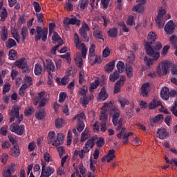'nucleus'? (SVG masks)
<instances>
[{
    "label": "nucleus",
    "instance_id": "f257e3e1",
    "mask_svg": "<svg viewBox=\"0 0 177 177\" xmlns=\"http://www.w3.org/2000/svg\"><path fill=\"white\" fill-rule=\"evenodd\" d=\"M37 33L35 37V42H38V41H41L43 42H46V39H48V28L42 29V27L37 26L35 28H31L30 30V34L31 35H34V34Z\"/></svg>",
    "mask_w": 177,
    "mask_h": 177
},
{
    "label": "nucleus",
    "instance_id": "f03ea898",
    "mask_svg": "<svg viewBox=\"0 0 177 177\" xmlns=\"http://www.w3.org/2000/svg\"><path fill=\"white\" fill-rule=\"evenodd\" d=\"M157 39V35L154 32H149L148 34V41H146L145 45V49L147 55H154V50L151 45L154 44V41Z\"/></svg>",
    "mask_w": 177,
    "mask_h": 177
},
{
    "label": "nucleus",
    "instance_id": "7ed1b4c3",
    "mask_svg": "<svg viewBox=\"0 0 177 177\" xmlns=\"http://www.w3.org/2000/svg\"><path fill=\"white\" fill-rule=\"evenodd\" d=\"M15 65L16 67L21 70L22 74H30L31 72V69L30 68L28 64H27V61H26L25 57H22L19 60L15 61Z\"/></svg>",
    "mask_w": 177,
    "mask_h": 177
},
{
    "label": "nucleus",
    "instance_id": "20e7f679",
    "mask_svg": "<svg viewBox=\"0 0 177 177\" xmlns=\"http://www.w3.org/2000/svg\"><path fill=\"white\" fill-rule=\"evenodd\" d=\"M121 111L117 106H112L109 110L110 115H112V122L114 127L118 125V118H120V114Z\"/></svg>",
    "mask_w": 177,
    "mask_h": 177
},
{
    "label": "nucleus",
    "instance_id": "39448f33",
    "mask_svg": "<svg viewBox=\"0 0 177 177\" xmlns=\"http://www.w3.org/2000/svg\"><path fill=\"white\" fill-rule=\"evenodd\" d=\"M41 173L40 177H49L52 174H55V168L50 166H46V162H41Z\"/></svg>",
    "mask_w": 177,
    "mask_h": 177
},
{
    "label": "nucleus",
    "instance_id": "423d86ee",
    "mask_svg": "<svg viewBox=\"0 0 177 177\" xmlns=\"http://www.w3.org/2000/svg\"><path fill=\"white\" fill-rule=\"evenodd\" d=\"M77 131H78V132L81 133V132L84 131V128H85V123L84 122V121L86 120V116H85V113H84V112H81L77 115Z\"/></svg>",
    "mask_w": 177,
    "mask_h": 177
},
{
    "label": "nucleus",
    "instance_id": "0eeeda50",
    "mask_svg": "<svg viewBox=\"0 0 177 177\" xmlns=\"http://www.w3.org/2000/svg\"><path fill=\"white\" fill-rule=\"evenodd\" d=\"M88 31H89V26L87 24H84L82 28H80L79 32L84 39V42H89V37L88 36Z\"/></svg>",
    "mask_w": 177,
    "mask_h": 177
},
{
    "label": "nucleus",
    "instance_id": "6e6552de",
    "mask_svg": "<svg viewBox=\"0 0 177 177\" xmlns=\"http://www.w3.org/2000/svg\"><path fill=\"white\" fill-rule=\"evenodd\" d=\"M152 50H153V55H148V56H150L151 57H155V60H158L160 57V50L162 48V45L161 44V42L157 41L154 46H151Z\"/></svg>",
    "mask_w": 177,
    "mask_h": 177
},
{
    "label": "nucleus",
    "instance_id": "1a4fd4ad",
    "mask_svg": "<svg viewBox=\"0 0 177 177\" xmlns=\"http://www.w3.org/2000/svg\"><path fill=\"white\" fill-rule=\"evenodd\" d=\"M11 132H14L17 135L21 136L24 133V125H18L17 123H13L10 127Z\"/></svg>",
    "mask_w": 177,
    "mask_h": 177
},
{
    "label": "nucleus",
    "instance_id": "9d476101",
    "mask_svg": "<svg viewBox=\"0 0 177 177\" xmlns=\"http://www.w3.org/2000/svg\"><path fill=\"white\" fill-rule=\"evenodd\" d=\"M46 71L48 72V77H52V73H55L56 71V66H55V64L53 61L50 59H46Z\"/></svg>",
    "mask_w": 177,
    "mask_h": 177
},
{
    "label": "nucleus",
    "instance_id": "9b49d317",
    "mask_svg": "<svg viewBox=\"0 0 177 177\" xmlns=\"http://www.w3.org/2000/svg\"><path fill=\"white\" fill-rule=\"evenodd\" d=\"M97 139V137L96 136H93L91 138L88 139L86 142L83 149L86 150V151H91V149L95 147V142H96Z\"/></svg>",
    "mask_w": 177,
    "mask_h": 177
},
{
    "label": "nucleus",
    "instance_id": "f8f14e48",
    "mask_svg": "<svg viewBox=\"0 0 177 177\" xmlns=\"http://www.w3.org/2000/svg\"><path fill=\"white\" fill-rule=\"evenodd\" d=\"M165 31L168 35H171L175 32V24L174 23V21L170 20L166 24Z\"/></svg>",
    "mask_w": 177,
    "mask_h": 177
},
{
    "label": "nucleus",
    "instance_id": "ddd939ff",
    "mask_svg": "<svg viewBox=\"0 0 177 177\" xmlns=\"http://www.w3.org/2000/svg\"><path fill=\"white\" fill-rule=\"evenodd\" d=\"M138 4L133 6L132 10L133 12H138V13H142L143 12V5H146V0H136Z\"/></svg>",
    "mask_w": 177,
    "mask_h": 177
},
{
    "label": "nucleus",
    "instance_id": "4468645a",
    "mask_svg": "<svg viewBox=\"0 0 177 177\" xmlns=\"http://www.w3.org/2000/svg\"><path fill=\"white\" fill-rule=\"evenodd\" d=\"M162 120H164V115L162 114H158L156 117L150 118V125L152 127H156V125H157V124H159L160 121H162Z\"/></svg>",
    "mask_w": 177,
    "mask_h": 177
},
{
    "label": "nucleus",
    "instance_id": "2eb2a0df",
    "mask_svg": "<svg viewBox=\"0 0 177 177\" xmlns=\"http://www.w3.org/2000/svg\"><path fill=\"white\" fill-rule=\"evenodd\" d=\"M156 136L158 138V139H160L161 140H164V139H167L168 136V132L167 130L164 128L158 129L156 133Z\"/></svg>",
    "mask_w": 177,
    "mask_h": 177
},
{
    "label": "nucleus",
    "instance_id": "dca6fc26",
    "mask_svg": "<svg viewBox=\"0 0 177 177\" xmlns=\"http://www.w3.org/2000/svg\"><path fill=\"white\" fill-rule=\"evenodd\" d=\"M158 106H161L162 109H164V105H162V103L161 101L157 100V99H153L149 104L148 108L149 110H153L156 109V107H158Z\"/></svg>",
    "mask_w": 177,
    "mask_h": 177
},
{
    "label": "nucleus",
    "instance_id": "f3484780",
    "mask_svg": "<svg viewBox=\"0 0 177 177\" xmlns=\"http://www.w3.org/2000/svg\"><path fill=\"white\" fill-rule=\"evenodd\" d=\"M64 141V136L63 135V133H59L57 134L56 140L53 143V146H55V147H57V146H62V145H63Z\"/></svg>",
    "mask_w": 177,
    "mask_h": 177
},
{
    "label": "nucleus",
    "instance_id": "a211bd4d",
    "mask_svg": "<svg viewBox=\"0 0 177 177\" xmlns=\"http://www.w3.org/2000/svg\"><path fill=\"white\" fill-rule=\"evenodd\" d=\"M107 97H109V94H107V90L105 86H103L101 88L100 92L98 93V99L100 100H106Z\"/></svg>",
    "mask_w": 177,
    "mask_h": 177
},
{
    "label": "nucleus",
    "instance_id": "6ab92c4d",
    "mask_svg": "<svg viewBox=\"0 0 177 177\" xmlns=\"http://www.w3.org/2000/svg\"><path fill=\"white\" fill-rule=\"evenodd\" d=\"M160 96L163 100H168L169 99V88L163 87L160 91Z\"/></svg>",
    "mask_w": 177,
    "mask_h": 177
},
{
    "label": "nucleus",
    "instance_id": "aec40b11",
    "mask_svg": "<svg viewBox=\"0 0 177 177\" xmlns=\"http://www.w3.org/2000/svg\"><path fill=\"white\" fill-rule=\"evenodd\" d=\"M169 68H171V63L169 61H164L162 63V71L165 75L168 74V71H169Z\"/></svg>",
    "mask_w": 177,
    "mask_h": 177
},
{
    "label": "nucleus",
    "instance_id": "412c9836",
    "mask_svg": "<svg viewBox=\"0 0 177 177\" xmlns=\"http://www.w3.org/2000/svg\"><path fill=\"white\" fill-rule=\"evenodd\" d=\"M107 35L109 38H117L118 37V29L117 28H111L107 31Z\"/></svg>",
    "mask_w": 177,
    "mask_h": 177
},
{
    "label": "nucleus",
    "instance_id": "4be33fe9",
    "mask_svg": "<svg viewBox=\"0 0 177 177\" xmlns=\"http://www.w3.org/2000/svg\"><path fill=\"white\" fill-rule=\"evenodd\" d=\"M149 89H150V83L147 82L142 84L141 87V93L143 97H146V96H147V93H149Z\"/></svg>",
    "mask_w": 177,
    "mask_h": 177
},
{
    "label": "nucleus",
    "instance_id": "5701e85b",
    "mask_svg": "<svg viewBox=\"0 0 177 177\" xmlns=\"http://www.w3.org/2000/svg\"><path fill=\"white\" fill-rule=\"evenodd\" d=\"M20 35L22 42H26V39H27V37H28V28L23 26Z\"/></svg>",
    "mask_w": 177,
    "mask_h": 177
},
{
    "label": "nucleus",
    "instance_id": "b1692460",
    "mask_svg": "<svg viewBox=\"0 0 177 177\" xmlns=\"http://www.w3.org/2000/svg\"><path fill=\"white\" fill-rule=\"evenodd\" d=\"M37 120H44L46 117V111L45 109H40L37 113L35 114Z\"/></svg>",
    "mask_w": 177,
    "mask_h": 177
},
{
    "label": "nucleus",
    "instance_id": "393cba45",
    "mask_svg": "<svg viewBox=\"0 0 177 177\" xmlns=\"http://www.w3.org/2000/svg\"><path fill=\"white\" fill-rule=\"evenodd\" d=\"M68 22L69 24H71L72 26H75V24L77 26V27H80L81 26V21L77 17H73V18L68 17Z\"/></svg>",
    "mask_w": 177,
    "mask_h": 177
},
{
    "label": "nucleus",
    "instance_id": "a878e982",
    "mask_svg": "<svg viewBox=\"0 0 177 177\" xmlns=\"http://www.w3.org/2000/svg\"><path fill=\"white\" fill-rule=\"evenodd\" d=\"M10 153L13 157H19V156H20V148L19 145H14Z\"/></svg>",
    "mask_w": 177,
    "mask_h": 177
},
{
    "label": "nucleus",
    "instance_id": "bb28decb",
    "mask_svg": "<svg viewBox=\"0 0 177 177\" xmlns=\"http://www.w3.org/2000/svg\"><path fill=\"white\" fill-rule=\"evenodd\" d=\"M115 153V150L114 149H111L108 151V153L106 154L107 162H111V161L115 158V155H114Z\"/></svg>",
    "mask_w": 177,
    "mask_h": 177
},
{
    "label": "nucleus",
    "instance_id": "cd10ccee",
    "mask_svg": "<svg viewBox=\"0 0 177 177\" xmlns=\"http://www.w3.org/2000/svg\"><path fill=\"white\" fill-rule=\"evenodd\" d=\"M120 74H121V73H118V71L117 72V71L113 72V74H111L109 75V80L111 81V82H115V81H117V80L120 78Z\"/></svg>",
    "mask_w": 177,
    "mask_h": 177
},
{
    "label": "nucleus",
    "instance_id": "c85d7f7f",
    "mask_svg": "<svg viewBox=\"0 0 177 177\" xmlns=\"http://www.w3.org/2000/svg\"><path fill=\"white\" fill-rule=\"evenodd\" d=\"M118 102L119 103H120L122 109H124L125 106H128L129 104V101L126 97H120L118 98Z\"/></svg>",
    "mask_w": 177,
    "mask_h": 177
},
{
    "label": "nucleus",
    "instance_id": "c756f323",
    "mask_svg": "<svg viewBox=\"0 0 177 177\" xmlns=\"http://www.w3.org/2000/svg\"><path fill=\"white\" fill-rule=\"evenodd\" d=\"M115 66V61H112L109 62L105 66V71H106V73H110L113 71L114 70Z\"/></svg>",
    "mask_w": 177,
    "mask_h": 177
},
{
    "label": "nucleus",
    "instance_id": "7c9ffc66",
    "mask_svg": "<svg viewBox=\"0 0 177 177\" xmlns=\"http://www.w3.org/2000/svg\"><path fill=\"white\" fill-rule=\"evenodd\" d=\"M116 67L118 73H124V70H125V64L122 61H119L116 64Z\"/></svg>",
    "mask_w": 177,
    "mask_h": 177
},
{
    "label": "nucleus",
    "instance_id": "2f4dec72",
    "mask_svg": "<svg viewBox=\"0 0 177 177\" xmlns=\"http://www.w3.org/2000/svg\"><path fill=\"white\" fill-rule=\"evenodd\" d=\"M80 46L81 48V53L83 59L86 58V53H88V48H86V46H85V44L82 43L80 44Z\"/></svg>",
    "mask_w": 177,
    "mask_h": 177
},
{
    "label": "nucleus",
    "instance_id": "473e14b6",
    "mask_svg": "<svg viewBox=\"0 0 177 177\" xmlns=\"http://www.w3.org/2000/svg\"><path fill=\"white\" fill-rule=\"evenodd\" d=\"M1 38L3 41H6L8 39V30H6V26H3L1 30Z\"/></svg>",
    "mask_w": 177,
    "mask_h": 177
},
{
    "label": "nucleus",
    "instance_id": "72a5a7b5",
    "mask_svg": "<svg viewBox=\"0 0 177 177\" xmlns=\"http://www.w3.org/2000/svg\"><path fill=\"white\" fill-rule=\"evenodd\" d=\"M48 143H55V138H56V133L55 131H50L48 134Z\"/></svg>",
    "mask_w": 177,
    "mask_h": 177
},
{
    "label": "nucleus",
    "instance_id": "f704fd0d",
    "mask_svg": "<svg viewBox=\"0 0 177 177\" xmlns=\"http://www.w3.org/2000/svg\"><path fill=\"white\" fill-rule=\"evenodd\" d=\"M126 74L128 78H132V77H133V68L131 66H127Z\"/></svg>",
    "mask_w": 177,
    "mask_h": 177
},
{
    "label": "nucleus",
    "instance_id": "c9c22d12",
    "mask_svg": "<svg viewBox=\"0 0 177 177\" xmlns=\"http://www.w3.org/2000/svg\"><path fill=\"white\" fill-rule=\"evenodd\" d=\"M35 74L37 76L42 74V66H41L39 64H36L35 66Z\"/></svg>",
    "mask_w": 177,
    "mask_h": 177
},
{
    "label": "nucleus",
    "instance_id": "e433bc0d",
    "mask_svg": "<svg viewBox=\"0 0 177 177\" xmlns=\"http://www.w3.org/2000/svg\"><path fill=\"white\" fill-rule=\"evenodd\" d=\"M6 46L8 48V49L13 48V46H16V41L13 39H8L6 43Z\"/></svg>",
    "mask_w": 177,
    "mask_h": 177
},
{
    "label": "nucleus",
    "instance_id": "4c0bfd02",
    "mask_svg": "<svg viewBox=\"0 0 177 177\" xmlns=\"http://www.w3.org/2000/svg\"><path fill=\"white\" fill-rule=\"evenodd\" d=\"M1 21H5L6 17H8V10L3 8V10L0 12Z\"/></svg>",
    "mask_w": 177,
    "mask_h": 177
},
{
    "label": "nucleus",
    "instance_id": "58836bf2",
    "mask_svg": "<svg viewBox=\"0 0 177 177\" xmlns=\"http://www.w3.org/2000/svg\"><path fill=\"white\" fill-rule=\"evenodd\" d=\"M51 39L53 44H56V42H59V41H62V37L59 36V34L57 32H53V35Z\"/></svg>",
    "mask_w": 177,
    "mask_h": 177
},
{
    "label": "nucleus",
    "instance_id": "ea45409f",
    "mask_svg": "<svg viewBox=\"0 0 177 177\" xmlns=\"http://www.w3.org/2000/svg\"><path fill=\"white\" fill-rule=\"evenodd\" d=\"M96 49V46L95 44H92L89 48V56H90V60H92V57L95 56V50Z\"/></svg>",
    "mask_w": 177,
    "mask_h": 177
},
{
    "label": "nucleus",
    "instance_id": "a19ab883",
    "mask_svg": "<svg viewBox=\"0 0 177 177\" xmlns=\"http://www.w3.org/2000/svg\"><path fill=\"white\" fill-rule=\"evenodd\" d=\"M74 43L75 44V47L77 48V49H81V46H80V44H81V41L80 40V37L77 33L75 34Z\"/></svg>",
    "mask_w": 177,
    "mask_h": 177
},
{
    "label": "nucleus",
    "instance_id": "79ce46f5",
    "mask_svg": "<svg viewBox=\"0 0 177 177\" xmlns=\"http://www.w3.org/2000/svg\"><path fill=\"white\" fill-rule=\"evenodd\" d=\"M88 5H89V0H81L80 1V9H86L88 8Z\"/></svg>",
    "mask_w": 177,
    "mask_h": 177
},
{
    "label": "nucleus",
    "instance_id": "37998d69",
    "mask_svg": "<svg viewBox=\"0 0 177 177\" xmlns=\"http://www.w3.org/2000/svg\"><path fill=\"white\" fill-rule=\"evenodd\" d=\"M9 56L10 60H15L16 59V56H17V52H16L15 49H11L9 50Z\"/></svg>",
    "mask_w": 177,
    "mask_h": 177
},
{
    "label": "nucleus",
    "instance_id": "c03bdc74",
    "mask_svg": "<svg viewBox=\"0 0 177 177\" xmlns=\"http://www.w3.org/2000/svg\"><path fill=\"white\" fill-rule=\"evenodd\" d=\"M34 111H35V110L34 109V107L30 106L29 108H28L25 110L24 114H25L26 117H28V116L31 115V114H32L34 113Z\"/></svg>",
    "mask_w": 177,
    "mask_h": 177
},
{
    "label": "nucleus",
    "instance_id": "a18cd8bd",
    "mask_svg": "<svg viewBox=\"0 0 177 177\" xmlns=\"http://www.w3.org/2000/svg\"><path fill=\"white\" fill-rule=\"evenodd\" d=\"M66 97H67V93L66 92H61L59 96V102L63 103V102L66 101Z\"/></svg>",
    "mask_w": 177,
    "mask_h": 177
},
{
    "label": "nucleus",
    "instance_id": "49530a36",
    "mask_svg": "<svg viewBox=\"0 0 177 177\" xmlns=\"http://www.w3.org/2000/svg\"><path fill=\"white\" fill-rule=\"evenodd\" d=\"M88 138H89V133H88V132L84 131L82 133L80 142L82 143L83 142L88 140Z\"/></svg>",
    "mask_w": 177,
    "mask_h": 177
},
{
    "label": "nucleus",
    "instance_id": "de8ad7c7",
    "mask_svg": "<svg viewBox=\"0 0 177 177\" xmlns=\"http://www.w3.org/2000/svg\"><path fill=\"white\" fill-rule=\"evenodd\" d=\"M11 34L13 35V38H15L17 42H19V30L17 29L14 28L11 30Z\"/></svg>",
    "mask_w": 177,
    "mask_h": 177
},
{
    "label": "nucleus",
    "instance_id": "09e8293b",
    "mask_svg": "<svg viewBox=\"0 0 177 177\" xmlns=\"http://www.w3.org/2000/svg\"><path fill=\"white\" fill-rule=\"evenodd\" d=\"M75 63L77 67H79L80 68H82V65L84 64L82 57H77V58H75Z\"/></svg>",
    "mask_w": 177,
    "mask_h": 177
},
{
    "label": "nucleus",
    "instance_id": "8fccbe9b",
    "mask_svg": "<svg viewBox=\"0 0 177 177\" xmlns=\"http://www.w3.org/2000/svg\"><path fill=\"white\" fill-rule=\"evenodd\" d=\"M126 115L127 117V118L129 120V118L133 117V109H131V108H127L126 109Z\"/></svg>",
    "mask_w": 177,
    "mask_h": 177
},
{
    "label": "nucleus",
    "instance_id": "3c124183",
    "mask_svg": "<svg viewBox=\"0 0 177 177\" xmlns=\"http://www.w3.org/2000/svg\"><path fill=\"white\" fill-rule=\"evenodd\" d=\"M97 147H103L104 146V138L100 137L96 142Z\"/></svg>",
    "mask_w": 177,
    "mask_h": 177
},
{
    "label": "nucleus",
    "instance_id": "603ef678",
    "mask_svg": "<svg viewBox=\"0 0 177 177\" xmlns=\"http://www.w3.org/2000/svg\"><path fill=\"white\" fill-rule=\"evenodd\" d=\"M94 37L97 38V39H103V33L100 30H97L93 32Z\"/></svg>",
    "mask_w": 177,
    "mask_h": 177
},
{
    "label": "nucleus",
    "instance_id": "864d4df0",
    "mask_svg": "<svg viewBox=\"0 0 177 177\" xmlns=\"http://www.w3.org/2000/svg\"><path fill=\"white\" fill-rule=\"evenodd\" d=\"M25 84L31 86L32 85V78L30 76L26 75L24 77Z\"/></svg>",
    "mask_w": 177,
    "mask_h": 177
},
{
    "label": "nucleus",
    "instance_id": "5fc2aeb1",
    "mask_svg": "<svg viewBox=\"0 0 177 177\" xmlns=\"http://www.w3.org/2000/svg\"><path fill=\"white\" fill-rule=\"evenodd\" d=\"M100 82L97 80L95 81V83H91L90 84V91L92 92V91H95L99 86Z\"/></svg>",
    "mask_w": 177,
    "mask_h": 177
},
{
    "label": "nucleus",
    "instance_id": "6e6d98bb",
    "mask_svg": "<svg viewBox=\"0 0 177 177\" xmlns=\"http://www.w3.org/2000/svg\"><path fill=\"white\" fill-rule=\"evenodd\" d=\"M121 85L120 82H117L114 86L113 93H119L120 91H121Z\"/></svg>",
    "mask_w": 177,
    "mask_h": 177
},
{
    "label": "nucleus",
    "instance_id": "4d7b16f0",
    "mask_svg": "<svg viewBox=\"0 0 177 177\" xmlns=\"http://www.w3.org/2000/svg\"><path fill=\"white\" fill-rule=\"evenodd\" d=\"M63 24L66 31H68L70 30V26H70V24H68V17L64 18Z\"/></svg>",
    "mask_w": 177,
    "mask_h": 177
},
{
    "label": "nucleus",
    "instance_id": "13d9d810",
    "mask_svg": "<svg viewBox=\"0 0 177 177\" xmlns=\"http://www.w3.org/2000/svg\"><path fill=\"white\" fill-rule=\"evenodd\" d=\"M32 5L34 6V9L37 13L41 12V6L39 5V3L37 1H33Z\"/></svg>",
    "mask_w": 177,
    "mask_h": 177
},
{
    "label": "nucleus",
    "instance_id": "bf43d9fd",
    "mask_svg": "<svg viewBox=\"0 0 177 177\" xmlns=\"http://www.w3.org/2000/svg\"><path fill=\"white\" fill-rule=\"evenodd\" d=\"M111 50L109 47H106L102 51L103 57H109L110 56Z\"/></svg>",
    "mask_w": 177,
    "mask_h": 177
},
{
    "label": "nucleus",
    "instance_id": "052dcab7",
    "mask_svg": "<svg viewBox=\"0 0 177 177\" xmlns=\"http://www.w3.org/2000/svg\"><path fill=\"white\" fill-rule=\"evenodd\" d=\"M82 104L83 106H86L89 103V98L86 95H84L83 97L80 99Z\"/></svg>",
    "mask_w": 177,
    "mask_h": 177
},
{
    "label": "nucleus",
    "instance_id": "680f3d73",
    "mask_svg": "<svg viewBox=\"0 0 177 177\" xmlns=\"http://www.w3.org/2000/svg\"><path fill=\"white\" fill-rule=\"evenodd\" d=\"M144 62H145L146 66H147L148 67H150V66H151V64H153V59H151V58H149L147 57H145Z\"/></svg>",
    "mask_w": 177,
    "mask_h": 177
},
{
    "label": "nucleus",
    "instance_id": "e2e57ef3",
    "mask_svg": "<svg viewBox=\"0 0 177 177\" xmlns=\"http://www.w3.org/2000/svg\"><path fill=\"white\" fill-rule=\"evenodd\" d=\"M56 128H62L63 127V119L57 118L55 120Z\"/></svg>",
    "mask_w": 177,
    "mask_h": 177
},
{
    "label": "nucleus",
    "instance_id": "0e129e2a",
    "mask_svg": "<svg viewBox=\"0 0 177 177\" xmlns=\"http://www.w3.org/2000/svg\"><path fill=\"white\" fill-rule=\"evenodd\" d=\"M166 14H167V11L162 9V8H160L158 12V19H161V17H162Z\"/></svg>",
    "mask_w": 177,
    "mask_h": 177
},
{
    "label": "nucleus",
    "instance_id": "69168bd1",
    "mask_svg": "<svg viewBox=\"0 0 177 177\" xmlns=\"http://www.w3.org/2000/svg\"><path fill=\"white\" fill-rule=\"evenodd\" d=\"M169 41L171 43V45H174V46H175V45H177V37L176 35H172L170 39H169Z\"/></svg>",
    "mask_w": 177,
    "mask_h": 177
},
{
    "label": "nucleus",
    "instance_id": "338daca9",
    "mask_svg": "<svg viewBox=\"0 0 177 177\" xmlns=\"http://www.w3.org/2000/svg\"><path fill=\"white\" fill-rule=\"evenodd\" d=\"M8 158H9V156L6 153H3L1 156V162L6 164L8 162Z\"/></svg>",
    "mask_w": 177,
    "mask_h": 177
},
{
    "label": "nucleus",
    "instance_id": "774afa93",
    "mask_svg": "<svg viewBox=\"0 0 177 177\" xmlns=\"http://www.w3.org/2000/svg\"><path fill=\"white\" fill-rule=\"evenodd\" d=\"M2 176L3 177H12V173L10 172V170H8V169H4L2 171Z\"/></svg>",
    "mask_w": 177,
    "mask_h": 177
}]
</instances>
